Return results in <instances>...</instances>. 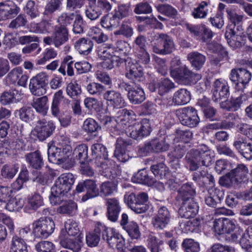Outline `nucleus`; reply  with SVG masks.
I'll list each match as a JSON object with an SVG mask.
<instances>
[{
  "instance_id": "obj_1",
  "label": "nucleus",
  "mask_w": 252,
  "mask_h": 252,
  "mask_svg": "<svg viewBox=\"0 0 252 252\" xmlns=\"http://www.w3.org/2000/svg\"><path fill=\"white\" fill-rule=\"evenodd\" d=\"M186 168L190 171L198 170L202 166H209L212 162L211 151L205 145L189 151L184 158Z\"/></svg>"
},
{
  "instance_id": "obj_2",
  "label": "nucleus",
  "mask_w": 252,
  "mask_h": 252,
  "mask_svg": "<svg viewBox=\"0 0 252 252\" xmlns=\"http://www.w3.org/2000/svg\"><path fill=\"white\" fill-rule=\"evenodd\" d=\"M75 182L74 175L71 173L61 174L55 181L51 189L49 196L50 203L53 205L60 204L64 196H66L71 189Z\"/></svg>"
},
{
  "instance_id": "obj_3",
  "label": "nucleus",
  "mask_w": 252,
  "mask_h": 252,
  "mask_svg": "<svg viewBox=\"0 0 252 252\" xmlns=\"http://www.w3.org/2000/svg\"><path fill=\"white\" fill-rule=\"evenodd\" d=\"M237 131L246 136L251 142H248L245 137L238 134L233 143L236 150L247 160L252 159V125L240 123L236 126Z\"/></svg>"
},
{
  "instance_id": "obj_4",
  "label": "nucleus",
  "mask_w": 252,
  "mask_h": 252,
  "mask_svg": "<svg viewBox=\"0 0 252 252\" xmlns=\"http://www.w3.org/2000/svg\"><path fill=\"white\" fill-rule=\"evenodd\" d=\"M170 75L177 83L185 85L195 84L201 78L200 74L193 73L186 65L172 67Z\"/></svg>"
},
{
  "instance_id": "obj_5",
  "label": "nucleus",
  "mask_w": 252,
  "mask_h": 252,
  "mask_svg": "<svg viewBox=\"0 0 252 252\" xmlns=\"http://www.w3.org/2000/svg\"><path fill=\"white\" fill-rule=\"evenodd\" d=\"M55 223L50 218L41 217L32 223V233L36 238L45 239L53 233Z\"/></svg>"
},
{
  "instance_id": "obj_6",
  "label": "nucleus",
  "mask_w": 252,
  "mask_h": 252,
  "mask_svg": "<svg viewBox=\"0 0 252 252\" xmlns=\"http://www.w3.org/2000/svg\"><path fill=\"white\" fill-rule=\"evenodd\" d=\"M156 42L153 46V51L157 54L168 55L175 49L172 38L167 34L157 33L155 36Z\"/></svg>"
},
{
  "instance_id": "obj_7",
  "label": "nucleus",
  "mask_w": 252,
  "mask_h": 252,
  "mask_svg": "<svg viewBox=\"0 0 252 252\" xmlns=\"http://www.w3.org/2000/svg\"><path fill=\"white\" fill-rule=\"evenodd\" d=\"M136 119L135 113L131 110L123 109L119 110L116 114L115 122L114 125V135H119L121 132L125 130L126 126ZM112 131V129H111Z\"/></svg>"
},
{
  "instance_id": "obj_8",
  "label": "nucleus",
  "mask_w": 252,
  "mask_h": 252,
  "mask_svg": "<svg viewBox=\"0 0 252 252\" xmlns=\"http://www.w3.org/2000/svg\"><path fill=\"white\" fill-rule=\"evenodd\" d=\"M176 115L182 125L190 128L196 127L200 122L197 110L192 107L179 109Z\"/></svg>"
},
{
  "instance_id": "obj_9",
  "label": "nucleus",
  "mask_w": 252,
  "mask_h": 252,
  "mask_svg": "<svg viewBox=\"0 0 252 252\" xmlns=\"http://www.w3.org/2000/svg\"><path fill=\"white\" fill-rule=\"evenodd\" d=\"M126 201L128 207L137 214L145 213L149 209L147 204L148 195L146 192H140L137 194L131 193L128 195Z\"/></svg>"
},
{
  "instance_id": "obj_10",
  "label": "nucleus",
  "mask_w": 252,
  "mask_h": 252,
  "mask_svg": "<svg viewBox=\"0 0 252 252\" xmlns=\"http://www.w3.org/2000/svg\"><path fill=\"white\" fill-rule=\"evenodd\" d=\"M151 131L150 121L143 119L139 123L128 126L126 132L132 138L139 140L150 135Z\"/></svg>"
},
{
  "instance_id": "obj_11",
  "label": "nucleus",
  "mask_w": 252,
  "mask_h": 252,
  "mask_svg": "<svg viewBox=\"0 0 252 252\" xmlns=\"http://www.w3.org/2000/svg\"><path fill=\"white\" fill-rule=\"evenodd\" d=\"M69 40V32L67 28L55 26L54 32L51 36L43 38V42L47 45L53 44L59 48Z\"/></svg>"
},
{
  "instance_id": "obj_12",
  "label": "nucleus",
  "mask_w": 252,
  "mask_h": 252,
  "mask_svg": "<svg viewBox=\"0 0 252 252\" xmlns=\"http://www.w3.org/2000/svg\"><path fill=\"white\" fill-rule=\"evenodd\" d=\"M55 128L56 126L52 121L39 120L37 122L32 133L40 141H43L53 135Z\"/></svg>"
},
{
  "instance_id": "obj_13",
  "label": "nucleus",
  "mask_w": 252,
  "mask_h": 252,
  "mask_svg": "<svg viewBox=\"0 0 252 252\" xmlns=\"http://www.w3.org/2000/svg\"><path fill=\"white\" fill-rule=\"evenodd\" d=\"M249 170L247 167L243 164H238L237 167L227 173L224 177L226 184L230 182L234 186H238L248 180Z\"/></svg>"
},
{
  "instance_id": "obj_14",
  "label": "nucleus",
  "mask_w": 252,
  "mask_h": 252,
  "mask_svg": "<svg viewBox=\"0 0 252 252\" xmlns=\"http://www.w3.org/2000/svg\"><path fill=\"white\" fill-rule=\"evenodd\" d=\"M75 190L78 193L86 192L81 199L83 202L96 197L99 194V189L95 181L94 180L87 179L79 182L76 186Z\"/></svg>"
},
{
  "instance_id": "obj_15",
  "label": "nucleus",
  "mask_w": 252,
  "mask_h": 252,
  "mask_svg": "<svg viewBox=\"0 0 252 252\" xmlns=\"http://www.w3.org/2000/svg\"><path fill=\"white\" fill-rule=\"evenodd\" d=\"M212 100L215 102L223 101L229 96V87L228 83L221 79H217L213 84L212 89Z\"/></svg>"
},
{
  "instance_id": "obj_16",
  "label": "nucleus",
  "mask_w": 252,
  "mask_h": 252,
  "mask_svg": "<svg viewBox=\"0 0 252 252\" xmlns=\"http://www.w3.org/2000/svg\"><path fill=\"white\" fill-rule=\"evenodd\" d=\"M125 75L126 78L136 85L140 84L145 80L142 67L132 61L130 63L129 61L127 63Z\"/></svg>"
},
{
  "instance_id": "obj_17",
  "label": "nucleus",
  "mask_w": 252,
  "mask_h": 252,
  "mask_svg": "<svg viewBox=\"0 0 252 252\" xmlns=\"http://www.w3.org/2000/svg\"><path fill=\"white\" fill-rule=\"evenodd\" d=\"M171 217L168 208L165 206H161L157 214L153 217L152 223L155 229L162 230L169 224Z\"/></svg>"
},
{
  "instance_id": "obj_18",
  "label": "nucleus",
  "mask_w": 252,
  "mask_h": 252,
  "mask_svg": "<svg viewBox=\"0 0 252 252\" xmlns=\"http://www.w3.org/2000/svg\"><path fill=\"white\" fill-rule=\"evenodd\" d=\"M176 88L175 83L169 79H161L158 82L153 81L149 84V89L152 92H157L160 95L169 93Z\"/></svg>"
},
{
  "instance_id": "obj_19",
  "label": "nucleus",
  "mask_w": 252,
  "mask_h": 252,
  "mask_svg": "<svg viewBox=\"0 0 252 252\" xmlns=\"http://www.w3.org/2000/svg\"><path fill=\"white\" fill-rule=\"evenodd\" d=\"M103 98L108 106L114 108H120L125 106V99L121 94L114 90H106Z\"/></svg>"
},
{
  "instance_id": "obj_20",
  "label": "nucleus",
  "mask_w": 252,
  "mask_h": 252,
  "mask_svg": "<svg viewBox=\"0 0 252 252\" xmlns=\"http://www.w3.org/2000/svg\"><path fill=\"white\" fill-rule=\"evenodd\" d=\"M187 150L186 145L181 143L175 145L174 149L168 154L169 163L172 168L177 170L180 167V159L183 157Z\"/></svg>"
},
{
  "instance_id": "obj_21",
  "label": "nucleus",
  "mask_w": 252,
  "mask_h": 252,
  "mask_svg": "<svg viewBox=\"0 0 252 252\" xmlns=\"http://www.w3.org/2000/svg\"><path fill=\"white\" fill-rule=\"evenodd\" d=\"M20 12V8L11 1L0 2V20L5 21L15 17Z\"/></svg>"
},
{
  "instance_id": "obj_22",
  "label": "nucleus",
  "mask_w": 252,
  "mask_h": 252,
  "mask_svg": "<svg viewBox=\"0 0 252 252\" xmlns=\"http://www.w3.org/2000/svg\"><path fill=\"white\" fill-rule=\"evenodd\" d=\"M120 225L132 239H138L140 237L141 233L138 224L134 221H128L126 214L122 215Z\"/></svg>"
},
{
  "instance_id": "obj_23",
  "label": "nucleus",
  "mask_w": 252,
  "mask_h": 252,
  "mask_svg": "<svg viewBox=\"0 0 252 252\" xmlns=\"http://www.w3.org/2000/svg\"><path fill=\"white\" fill-rule=\"evenodd\" d=\"M229 78L235 85L241 83L245 87L251 80L252 74L249 70L243 68H234L231 70Z\"/></svg>"
},
{
  "instance_id": "obj_24",
  "label": "nucleus",
  "mask_w": 252,
  "mask_h": 252,
  "mask_svg": "<svg viewBox=\"0 0 252 252\" xmlns=\"http://www.w3.org/2000/svg\"><path fill=\"white\" fill-rule=\"evenodd\" d=\"M132 144L131 140L125 139L121 137H118L116 143V148L114 156L120 162L127 161L130 157L126 152L127 146Z\"/></svg>"
},
{
  "instance_id": "obj_25",
  "label": "nucleus",
  "mask_w": 252,
  "mask_h": 252,
  "mask_svg": "<svg viewBox=\"0 0 252 252\" xmlns=\"http://www.w3.org/2000/svg\"><path fill=\"white\" fill-rule=\"evenodd\" d=\"M199 205L195 200L180 203L178 214L181 218L189 219L194 217L198 213Z\"/></svg>"
},
{
  "instance_id": "obj_26",
  "label": "nucleus",
  "mask_w": 252,
  "mask_h": 252,
  "mask_svg": "<svg viewBox=\"0 0 252 252\" xmlns=\"http://www.w3.org/2000/svg\"><path fill=\"white\" fill-rule=\"evenodd\" d=\"M196 191L191 183L183 184L178 190L177 200L180 203L195 200Z\"/></svg>"
},
{
  "instance_id": "obj_27",
  "label": "nucleus",
  "mask_w": 252,
  "mask_h": 252,
  "mask_svg": "<svg viewBox=\"0 0 252 252\" xmlns=\"http://www.w3.org/2000/svg\"><path fill=\"white\" fill-rule=\"evenodd\" d=\"M107 206L106 216L112 222L117 220L121 211L119 200L117 198H109L106 199Z\"/></svg>"
},
{
  "instance_id": "obj_28",
  "label": "nucleus",
  "mask_w": 252,
  "mask_h": 252,
  "mask_svg": "<svg viewBox=\"0 0 252 252\" xmlns=\"http://www.w3.org/2000/svg\"><path fill=\"white\" fill-rule=\"evenodd\" d=\"M88 148L86 144H82L77 146L73 150L70 158L69 167L74 166L76 161L83 164L88 159Z\"/></svg>"
},
{
  "instance_id": "obj_29",
  "label": "nucleus",
  "mask_w": 252,
  "mask_h": 252,
  "mask_svg": "<svg viewBox=\"0 0 252 252\" xmlns=\"http://www.w3.org/2000/svg\"><path fill=\"white\" fill-rule=\"evenodd\" d=\"M91 150L92 154L90 160L95 164L108 159L107 148L102 144L99 143L93 144L92 146Z\"/></svg>"
},
{
  "instance_id": "obj_30",
  "label": "nucleus",
  "mask_w": 252,
  "mask_h": 252,
  "mask_svg": "<svg viewBox=\"0 0 252 252\" xmlns=\"http://www.w3.org/2000/svg\"><path fill=\"white\" fill-rule=\"evenodd\" d=\"M23 94L21 91L16 89H10L4 91L0 96V102L4 105L16 103L23 98Z\"/></svg>"
},
{
  "instance_id": "obj_31",
  "label": "nucleus",
  "mask_w": 252,
  "mask_h": 252,
  "mask_svg": "<svg viewBox=\"0 0 252 252\" xmlns=\"http://www.w3.org/2000/svg\"><path fill=\"white\" fill-rule=\"evenodd\" d=\"M192 180L200 187H206L209 185V188H212L215 186L213 176L206 170H202L194 172Z\"/></svg>"
},
{
  "instance_id": "obj_32",
  "label": "nucleus",
  "mask_w": 252,
  "mask_h": 252,
  "mask_svg": "<svg viewBox=\"0 0 252 252\" xmlns=\"http://www.w3.org/2000/svg\"><path fill=\"white\" fill-rule=\"evenodd\" d=\"M223 227V235L226 240L231 242H236L241 236L240 232L238 230L234 232L235 225L233 222L228 219L224 218Z\"/></svg>"
},
{
  "instance_id": "obj_33",
  "label": "nucleus",
  "mask_w": 252,
  "mask_h": 252,
  "mask_svg": "<svg viewBox=\"0 0 252 252\" xmlns=\"http://www.w3.org/2000/svg\"><path fill=\"white\" fill-rule=\"evenodd\" d=\"M232 27L226 28L224 34L225 38L228 45L233 49L240 48L242 46L243 37L238 34L235 30H233Z\"/></svg>"
},
{
  "instance_id": "obj_34",
  "label": "nucleus",
  "mask_w": 252,
  "mask_h": 252,
  "mask_svg": "<svg viewBox=\"0 0 252 252\" xmlns=\"http://www.w3.org/2000/svg\"><path fill=\"white\" fill-rule=\"evenodd\" d=\"M61 246L73 252H80L83 245L81 238L79 236L76 237H66L60 241Z\"/></svg>"
},
{
  "instance_id": "obj_35",
  "label": "nucleus",
  "mask_w": 252,
  "mask_h": 252,
  "mask_svg": "<svg viewBox=\"0 0 252 252\" xmlns=\"http://www.w3.org/2000/svg\"><path fill=\"white\" fill-rule=\"evenodd\" d=\"M190 99V92L186 89H180L174 93L172 103L168 105H172L173 103L174 105H183L189 103Z\"/></svg>"
},
{
  "instance_id": "obj_36",
  "label": "nucleus",
  "mask_w": 252,
  "mask_h": 252,
  "mask_svg": "<svg viewBox=\"0 0 252 252\" xmlns=\"http://www.w3.org/2000/svg\"><path fill=\"white\" fill-rule=\"evenodd\" d=\"M25 158L26 161L33 169L39 170L44 165L43 158L38 150L28 153L25 156Z\"/></svg>"
},
{
  "instance_id": "obj_37",
  "label": "nucleus",
  "mask_w": 252,
  "mask_h": 252,
  "mask_svg": "<svg viewBox=\"0 0 252 252\" xmlns=\"http://www.w3.org/2000/svg\"><path fill=\"white\" fill-rule=\"evenodd\" d=\"M168 136H164L150 141L153 153H159L167 151L169 144L167 141Z\"/></svg>"
},
{
  "instance_id": "obj_38",
  "label": "nucleus",
  "mask_w": 252,
  "mask_h": 252,
  "mask_svg": "<svg viewBox=\"0 0 252 252\" xmlns=\"http://www.w3.org/2000/svg\"><path fill=\"white\" fill-rule=\"evenodd\" d=\"M243 96L242 94L238 97H231L220 102V107L229 111H236L238 110L243 103Z\"/></svg>"
},
{
  "instance_id": "obj_39",
  "label": "nucleus",
  "mask_w": 252,
  "mask_h": 252,
  "mask_svg": "<svg viewBox=\"0 0 252 252\" xmlns=\"http://www.w3.org/2000/svg\"><path fill=\"white\" fill-rule=\"evenodd\" d=\"M127 97L134 104H140L145 99V94L140 84L135 85L133 90L127 94Z\"/></svg>"
},
{
  "instance_id": "obj_40",
  "label": "nucleus",
  "mask_w": 252,
  "mask_h": 252,
  "mask_svg": "<svg viewBox=\"0 0 252 252\" xmlns=\"http://www.w3.org/2000/svg\"><path fill=\"white\" fill-rule=\"evenodd\" d=\"M209 2L202 1L201 2L196 4L191 11V15L195 19H204L209 12Z\"/></svg>"
},
{
  "instance_id": "obj_41",
  "label": "nucleus",
  "mask_w": 252,
  "mask_h": 252,
  "mask_svg": "<svg viewBox=\"0 0 252 252\" xmlns=\"http://www.w3.org/2000/svg\"><path fill=\"white\" fill-rule=\"evenodd\" d=\"M94 46L93 41L88 38H81L75 44V49L81 54L88 55L92 50Z\"/></svg>"
},
{
  "instance_id": "obj_42",
  "label": "nucleus",
  "mask_w": 252,
  "mask_h": 252,
  "mask_svg": "<svg viewBox=\"0 0 252 252\" xmlns=\"http://www.w3.org/2000/svg\"><path fill=\"white\" fill-rule=\"evenodd\" d=\"M110 247H115L118 250L122 251L125 246V240L120 234L111 231V234L108 236L105 240Z\"/></svg>"
},
{
  "instance_id": "obj_43",
  "label": "nucleus",
  "mask_w": 252,
  "mask_h": 252,
  "mask_svg": "<svg viewBox=\"0 0 252 252\" xmlns=\"http://www.w3.org/2000/svg\"><path fill=\"white\" fill-rule=\"evenodd\" d=\"M188 59L192 67L196 70H200L206 61V57L198 52H192L188 55Z\"/></svg>"
},
{
  "instance_id": "obj_44",
  "label": "nucleus",
  "mask_w": 252,
  "mask_h": 252,
  "mask_svg": "<svg viewBox=\"0 0 252 252\" xmlns=\"http://www.w3.org/2000/svg\"><path fill=\"white\" fill-rule=\"evenodd\" d=\"M115 47L111 44H104L99 46L97 49V55L102 60H109L113 58Z\"/></svg>"
},
{
  "instance_id": "obj_45",
  "label": "nucleus",
  "mask_w": 252,
  "mask_h": 252,
  "mask_svg": "<svg viewBox=\"0 0 252 252\" xmlns=\"http://www.w3.org/2000/svg\"><path fill=\"white\" fill-rule=\"evenodd\" d=\"M19 168V165L18 163L5 164L0 169V175L5 179H12L17 173Z\"/></svg>"
},
{
  "instance_id": "obj_46",
  "label": "nucleus",
  "mask_w": 252,
  "mask_h": 252,
  "mask_svg": "<svg viewBox=\"0 0 252 252\" xmlns=\"http://www.w3.org/2000/svg\"><path fill=\"white\" fill-rule=\"evenodd\" d=\"M48 159L50 162L56 164L64 163V158H62L61 148L54 146H49L48 149Z\"/></svg>"
},
{
  "instance_id": "obj_47",
  "label": "nucleus",
  "mask_w": 252,
  "mask_h": 252,
  "mask_svg": "<svg viewBox=\"0 0 252 252\" xmlns=\"http://www.w3.org/2000/svg\"><path fill=\"white\" fill-rule=\"evenodd\" d=\"M48 101V97L46 95L42 96L34 99L32 103V106L37 112L44 116L46 115L49 108Z\"/></svg>"
},
{
  "instance_id": "obj_48",
  "label": "nucleus",
  "mask_w": 252,
  "mask_h": 252,
  "mask_svg": "<svg viewBox=\"0 0 252 252\" xmlns=\"http://www.w3.org/2000/svg\"><path fill=\"white\" fill-rule=\"evenodd\" d=\"M95 165L99 168V172L102 176L108 179L114 177L111 170L115 165L112 160L108 159L101 161L100 163L95 164Z\"/></svg>"
},
{
  "instance_id": "obj_49",
  "label": "nucleus",
  "mask_w": 252,
  "mask_h": 252,
  "mask_svg": "<svg viewBox=\"0 0 252 252\" xmlns=\"http://www.w3.org/2000/svg\"><path fill=\"white\" fill-rule=\"evenodd\" d=\"M132 180L134 183L148 186L151 185L154 183V178L149 176L145 169L139 170L132 177Z\"/></svg>"
},
{
  "instance_id": "obj_50",
  "label": "nucleus",
  "mask_w": 252,
  "mask_h": 252,
  "mask_svg": "<svg viewBox=\"0 0 252 252\" xmlns=\"http://www.w3.org/2000/svg\"><path fill=\"white\" fill-rule=\"evenodd\" d=\"M63 98V92L62 90L55 93L53 96L51 110L52 115L56 118L60 116V105Z\"/></svg>"
},
{
  "instance_id": "obj_51",
  "label": "nucleus",
  "mask_w": 252,
  "mask_h": 252,
  "mask_svg": "<svg viewBox=\"0 0 252 252\" xmlns=\"http://www.w3.org/2000/svg\"><path fill=\"white\" fill-rule=\"evenodd\" d=\"M119 21L118 18L115 16V14L112 12L111 14L107 13L103 16L101 19L100 24L103 28L110 30L116 27Z\"/></svg>"
},
{
  "instance_id": "obj_52",
  "label": "nucleus",
  "mask_w": 252,
  "mask_h": 252,
  "mask_svg": "<svg viewBox=\"0 0 252 252\" xmlns=\"http://www.w3.org/2000/svg\"><path fill=\"white\" fill-rule=\"evenodd\" d=\"M147 244L151 252H159L161 251L160 246L163 244V241L158 238L153 233H151L147 236Z\"/></svg>"
},
{
  "instance_id": "obj_53",
  "label": "nucleus",
  "mask_w": 252,
  "mask_h": 252,
  "mask_svg": "<svg viewBox=\"0 0 252 252\" xmlns=\"http://www.w3.org/2000/svg\"><path fill=\"white\" fill-rule=\"evenodd\" d=\"M227 17L230 22L226 28L232 27L233 30L238 29L236 25L239 24L243 19V16L238 14L235 10L231 8H228L226 10Z\"/></svg>"
},
{
  "instance_id": "obj_54",
  "label": "nucleus",
  "mask_w": 252,
  "mask_h": 252,
  "mask_svg": "<svg viewBox=\"0 0 252 252\" xmlns=\"http://www.w3.org/2000/svg\"><path fill=\"white\" fill-rule=\"evenodd\" d=\"M44 205L42 197L38 193H34L29 196L28 199V205L25 209L29 207L30 209L36 211L39 207Z\"/></svg>"
},
{
  "instance_id": "obj_55",
  "label": "nucleus",
  "mask_w": 252,
  "mask_h": 252,
  "mask_svg": "<svg viewBox=\"0 0 252 252\" xmlns=\"http://www.w3.org/2000/svg\"><path fill=\"white\" fill-rule=\"evenodd\" d=\"M239 242L242 248L252 252V227H250L241 237Z\"/></svg>"
},
{
  "instance_id": "obj_56",
  "label": "nucleus",
  "mask_w": 252,
  "mask_h": 252,
  "mask_svg": "<svg viewBox=\"0 0 252 252\" xmlns=\"http://www.w3.org/2000/svg\"><path fill=\"white\" fill-rule=\"evenodd\" d=\"M16 113L19 118L25 122H29L32 121L34 117V111L32 107L24 106L17 110Z\"/></svg>"
},
{
  "instance_id": "obj_57",
  "label": "nucleus",
  "mask_w": 252,
  "mask_h": 252,
  "mask_svg": "<svg viewBox=\"0 0 252 252\" xmlns=\"http://www.w3.org/2000/svg\"><path fill=\"white\" fill-rule=\"evenodd\" d=\"M223 196V193L222 191L215 189L214 194L212 196H208L205 198V203L211 207L219 208V204Z\"/></svg>"
},
{
  "instance_id": "obj_58",
  "label": "nucleus",
  "mask_w": 252,
  "mask_h": 252,
  "mask_svg": "<svg viewBox=\"0 0 252 252\" xmlns=\"http://www.w3.org/2000/svg\"><path fill=\"white\" fill-rule=\"evenodd\" d=\"M86 89L90 94L98 97L103 96L106 91L105 86L96 82H91L88 84L86 87Z\"/></svg>"
},
{
  "instance_id": "obj_59",
  "label": "nucleus",
  "mask_w": 252,
  "mask_h": 252,
  "mask_svg": "<svg viewBox=\"0 0 252 252\" xmlns=\"http://www.w3.org/2000/svg\"><path fill=\"white\" fill-rule=\"evenodd\" d=\"M133 12L137 15L149 14L153 11L150 3L146 0L139 2L133 6Z\"/></svg>"
},
{
  "instance_id": "obj_60",
  "label": "nucleus",
  "mask_w": 252,
  "mask_h": 252,
  "mask_svg": "<svg viewBox=\"0 0 252 252\" xmlns=\"http://www.w3.org/2000/svg\"><path fill=\"white\" fill-rule=\"evenodd\" d=\"M76 15V14L74 13H68L66 12L62 13L57 19V22L59 25L57 26L66 28L67 26L70 25L72 23Z\"/></svg>"
},
{
  "instance_id": "obj_61",
  "label": "nucleus",
  "mask_w": 252,
  "mask_h": 252,
  "mask_svg": "<svg viewBox=\"0 0 252 252\" xmlns=\"http://www.w3.org/2000/svg\"><path fill=\"white\" fill-rule=\"evenodd\" d=\"M8 201L5 205V208L10 212L19 211L24 205V200L18 197L9 199Z\"/></svg>"
},
{
  "instance_id": "obj_62",
  "label": "nucleus",
  "mask_w": 252,
  "mask_h": 252,
  "mask_svg": "<svg viewBox=\"0 0 252 252\" xmlns=\"http://www.w3.org/2000/svg\"><path fill=\"white\" fill-rule=\"evenodd\" d=\"M77 208V204L72 201H65L57 209V212L60 214L71 215Z\"/></svg>"
},
{
  "instance_id": "obj_63",
  "label": "nucleus",
  "mask_w": 252,
  "mask_h": 252,
  "mask_svg": "<svg viewBox=\"0 0 252 252\" xmlns=\"http://www.w3.org/2000/svg\"><path fill=\"white\" fill-rule=\"evenodd\" d=\"M182 247L185 252H199L200 245L192 239L187 238L183 240Z\"/></svg>"
},
{
  "instance_id": "obj_64",
  "label": "nucleus",
  "mask_w": 252,
  "mask_h": 252,
  "mask_svg": "<svg viewBox=\"0 0 252 252\" xmlns=\"http://www.w3.org/2000/svg\"><path fill=\"white\" fill-rule=\"evenodd\" d=\"M87 18L91 20H95L101 15V13L93 1H88V6L85 11Z\"/></svg>"
}]
</instances>
